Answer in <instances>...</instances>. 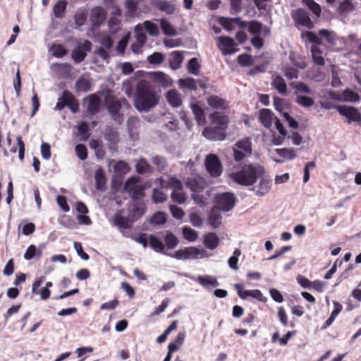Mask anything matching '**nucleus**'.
<instances>
[{
	"instance_id": "obj_1",
	"label": "nucleus",
	"mask_w": 361,
	"mask_h": 361,
	"mask_svg": "<svg viewBox=\"0 0 361 361\" xmlns=\"http://www.w3.org/2000/svg\"><path fill=\"white\" fill-rule=\"evenodd\" d=\"M232 180L239 185L250 187L258 197L264 196L271 188V180L264 168L258 164H244L240 170L230 174Z\"/></svg>"
},
{
	"instance_id": "obj_2",
	"label": "nucleus",
	"mask_w": 361,
	"mask_h": 361,
	"mask_svg": "<svg viewBox=\"0 0 361 361\" xmlns=\"http://www.w3.org/2000/svg\"><path fill=\"white\" fill-rule=\"evenodd\" d=\"M207 116L209 125L204 128L202 135L211 140H224L226 137L224 133L227 128L228 118L226 114H194L195 119L199 126L207 123Z\"/></svg>"
},
{
	"instance_id": "obj_3",
	"label": "nucleus",
	"mask_w": 361,
	"mask_h": 361,
	"mask_svg": "<svg viewBox=\"0 0 361 361\" xmlns=\"http://www.w3.org/2000/svg\"><path fill=\"white\" fill-rule=\"evenodd\" d=\"M159 98L151 88L149 82L140 81L136 87L135 106L138 111H146L155 106Z\"/></svg>"
},
{
	"instance_id": "obj_4",
	"label": "nucleus",
	"mask_w": 361,
	"mask_h": 361,
	"mask_svg": "<svg viewBox=\"0 0 361 361\" xmlns=\"http://www.w3.org/2000/svg\"><path fill=\"white\" fill-rule=\"evenodd\" d=\"M157 182L161 188H169L172 190L171 197L177 204H184L187 200V195L183 190V184L180 180L173 176H168L166 179L160 178Z\"/></svg>"
},
{
	"instance_id": "obj_5",
	"label": "nucleus",
	"mask_w": 361,
	"mask_h": 361,
	"mask_svg": "<svg viewBox=\"0 0 361 361\" xmlns=\"http://www.w3.org/2000/svg\"><path fill=\"white\" fill-rule=\"evenodd\" d=\"M169 256L181 260L202 259L209 257L206 250L204 249H198L195 247H189L178 250L170 254Z\"/></svg>"
},
{
	"instance_id": "obj_6",
	"label": "nucleus",
	"mask_w": 361,
	"mask_h": 361,
	"mask_svg": "<svg viewBox=\"0 0 361 361\" xmlns=\"http://www.w3.org/2000/svg\"><path fill=\"white\" fill-rule=\"evenodd\" d=\"M235 161H240L252 154V142L248 137L243 138L235 142L233 147Z\"/></svg>"
},
{
	"instance_id": "obj_7",
	"label": "nucleus",
	"mask_w": 361,
	"mask_h": 361,
	"mask_svg": "<svg viewBox=\"0 0 361 361\" xmlns=\"http://www.w3.org/2000/svg\"><path fill=\"white\" fill-rule=\"evenodd\" d=\"M68 107L72 113H78L79 110V103L75 96L69 91L64 90L61 97L59 98L56 106V109L63 110Z\"/></svg>"
},
{
	"instance_id": "obj_8",
	"label": "nucleus",
	"mask_w": 361,
	"mask_h": 361,
	"mask_svg": "<svg viewBox=\"0 0 361 361\" xmlns=\"http://www.w3.org/2000/svg\"><path fill=\"white\" fill-rule=\"evenodd\" d=\"M141 179L138 176H133L128 179L124 189L129 193L133 199H139L144 195L145 188L140 185Z\"/></svg>"
},
{
	"instance_id": "obj_9",
	"label": "nucleus",
	"mask_w": 361,
	"mask_h": 361,
	"mask_svg": "<svg viewBox=\"0 0 361 361\" xmlns=\"http://www.w3.org/2000/svg\"><path fill=\"white\" fill-rule=\"evenodd\" d=\"M104 104L106 106L109 113H118L123 107L126 109L130 108V105L125 98L118 99L109 92L104 97Z\"/></svg>"
},
{
	"instance_id": "obj_10",
	"label": "nucleus",
	"mask_w": 361,
	"mask_h": 361,
	"mask_svg": "<svg viewBox=\"0 0 361 361\" xmlns=\"http://www.w3.org/2000/svg\"><path fill=\"white\" fill-rule=\"evenodd\" d=\"M235 43L233 38L228 36H220L217 38V47L222 55L227 56L236 53L239 49L235 48Z\"/></svg>"
},
{
	"instance_id": "obj_11",
	"label": "nucleus",
	"mask_w": 361,
	"mask_h": 361,
	"mask_svg": "<svg viewBox=\"0 0 361 361\" xmlns=\"http://www.w3.org/2000/svg\"><path fill=\"white\" fill-rule=\"evenodd\" d=\"M259 121L265 128L271 129L274 126L282 136H286V131L283 126L274 114H259Z\"/></svg>"
},
{
	"instance_id": "obj_12",
	"label": "nucleus",
	"mask_w": 361,
	"mask_h": 361,
	"mask_svg": "<svg viewBox=\"0 0 361 361\" xmlns=\"http://www.w3.org/2000/svg\"><path fill=\"white\" fill-rule=\"evenodd\" d=\"M327 94L330 99L341 102H356L360 99V95L357 92L349 89H346L341 92L329 91Z\"/></svg>"
},
{
	"instance_id": "obj_13",
	"label": "nucleus",
	"mask_w": 361,
	"mask_h": 361,
	"mask_svg": "<svg viewBox=\"0 0 361 361\" xmlns=\"http://www.w3.org/2000/svg\"><path fill=\"white\" fill-rule=\"evenodd\" d=\"M217 207L224 212H228L235 205V198L233 193L224 192L219 194L215 197Z\"/></svg>"
},
{
	"instance_id": "obj_14",
	"label": "nucleus",
	"mask_w": 361,
	"mask_h": 361,
	"mask_svg": "<svg viewBox=\"0 0 361 361\" xmlns=\"http://www.w3.org/2000/svg\"><path fill=\"white\" fill-rule=\"evenodd\" d=\"M205 166L207 171L213 177H218L222 172L221 164L215 154H209L205 159Z\"/></svg>"
},
{
	"instance_id": "obj_15",
	"label": "nucleus",
	"mask_w": 361,
	"mask_h": 361,
	"mask_svg": "<svg viewBox=\"0 0 361 361\" xmlns=\"http://www.w3.org/2000/svg\"><path fill=\"white\" fill-rule=\"evenodd\" d=\"M291 16L295 24L302 25L308 29H312L314 27V24L312 22L308 13L305 9L298 8L293 11Z\"/></svg>"
},
{
	"instance_id": "obj_16",
	"label": "nucleus",
	"mask_w": 361,
	"mask_h": 361,
	"mask_svg": "<svg viewBox=\"0 0 361 361\" xmlns=\"http://www.w3.org/2000/svg\"><path fill=\"white\" fill-rule=\"evenodd\" d=\"M235 288L238 292V296L243 299L245 300L248 297L255 298L259 302H265L267 301V298L263 295L262 293L258 290H244L242 284L238 283L235 285Z\"/></svg>"
},
{
	"instance_id": "obj_17",
	"label": "nucleus",
	"mask_w": 361,
	"mask_h": 361,
	"mask_svg": "<svg viewBox=\"0 0 361 361\" xmlns=\"http://www.w3.org/2000/svg\"><path fill=\"white\" fill-rule=\"evenodd\" d=\"M219 23L226 30L232 31L234 29V25L238 26L240 29H245L247 27V22L242 20L240 17L227 18L220 17Z\"/></svg>"
},
{
	"instance_id": "obj_18",
	"label": "nucleus",
	"mask_w": 361,
	"mask_h": 361,
	"mask_svg": "<svg viewBox=\"0 0 361 361\" xmlns=\"http://www.w3.org/2000/svg\"><path fill=\"white\" fill-rule=\"evenodd\" d=\"M92 43L89 40H85L81 45L74 49L71 54V57L75 63L83 61L87 56L86 52H89L92 49Z\"/></svg>"
},
{
	"instance_id": "obj_19",
	"label": "nucleus",
	"mask_w": 361,
	"mask_h": 361,
	"mask_svg": "<svg viewBox=\"0 0 361 361\" xmlns=\"http://www.w3.org/2000/svg\"><path fill=\"white\" fill-rule=\"evenodd\" d=\"M82 104L87 108V113H99L102 99L96 94H92L83 99Z\"/></svg>"
},
{
	"instance_id": "obj_20",
	"label": "nucleus",
	"mask_w": 361,
	"mask_h": 361,
	"mask_svg": "<svg viewBox=\"0 0 361 361\" xmlns=\"http://www.w3.org/2000/svg\"><path fill=\"white\" fill-rule=\"evenodd\" d=\"M106 12L102 7H94L91 11L90 20L93 26H100L106 20Z\"/></svg>"
},
{
	"instance_id": "obj_21",
	"label": "nucleus",
	"mask_w": 361,
	"mask_h": 361,
	"mask_svg": "<svg viewBox=\"0 0 361 361\" xmlns=\"http://www.w3.org/2000/svg\"><path fill=\"white\" fill-rule=\"evenodd\" d=\"M187 276L191 280L198 282L204 288H209V286L217 287L219 286L216 278L213 276L205 275L195 277L194 276L187 275Z\"/></svg>"
},
{
	"instance_id": "obj_22",
	"label": "nucleus",
	"mask_w": 361,
	"mask_h": 361,
	"mask_svg": "<svg viewBox=\"0 0 361 361\" xmlns=\"http://www.w3.org/2000/svg\"><path fill=\"white\" fill-rule=\"evenodd\" d=\"M167 102L173 108L182 104V96L176 90H170L165 94Z\"/></svg>"
},
{
	"instance_id": "obj_23",
	"label": "nucleus",
	"mask_w": 361,
	"mask_h": 361,
	"mask_svg": "<svg viewBox=\"0 0 361 361\" xmlns=\"http://www.w3.org/2000/svg\"><path fill=\"white\" fill-rule=\"evenodd\" d=\"M186 185L193 193L200 192L204 188V180L200 176L188 178Z\"/></svg>"
},
{
	"instance_id": "obj_24",
	"label": "nucleus",
	"mask_w": 361,
	"mask_h": 361,
	"mask_svg": "<svg viewBox=\"0 0 361 361\" xmlns=\"http://www.w3.org/2000/svg\"><path fill=\"white\" fill-rule=\"evenodd\" d=\"M184 57L180 51H173L171 54V59L169 60V64L172 70H178L181 67Z\"/></svg>"
},
{
	"instance_id": "obj_25",
	"label": "nucleus",
	"mask_w": 361,
	"mask_h": 361,
	"mask_svg": "<svg viewBox=\"0 0 361 361\" xmlns=\"http://www.w3.org/2000/svg\"><path fill=\"white\" fill-rule=\"evenodd\" d=\"M149 246L157 252L161 253L166 255H169L171 253H167L165 251V246L162 241L154 235L149 236Z\"/></svg>"
},
{
	"instance_id": "obj_26",
	"label": "nucleus",
	"mask_w": 361,
	"mask_h": 361,
	"mask_svg": "<svg viewBox=\"0 0 361 361\" xmlns=\"http://www.w3.org/2000/svg\"><path fill=\"white\" fill-rule=\"evenodd\" d=\"M207 104L213 109L224 110L227 104L226 101L216 95H212L207 98Z\"/></svg>"
},
{
	"instance_id": "obj_27",
	"label": "nucleus",
	"mask_w": 361,
	"mask_h": 361,
	"mask_svg": "<svg viewBox=\"0 0 361 361\" xmlns=\"http://www.w3.org/2000/svg\"><path fill=\"white\" fill-rule=\"evenodd\" d=\"M204 244L207 248L214 250L219 244V238L216 233H209L204 237Z\"/></svg>"
},
{
	"instance_id": "obj_28",
	"label": "nucleus",
	"mask_w": 361,
	"mask_h": 361,
	"mask_svg": "<svg viewBox=\"0 0 361 361\" xmlns=\"http://www.w3.org/2000/svg\"><path fill=\"white\" fill-rule=\"evenodd\" d=\"M156 7L162 12L166 14H173L176 11V5L169 1H159L157 2Z\"/></svg>"
},
{
	"instance_id": "obj_29",
	"label": "nucleus",
	"mask_w": 361,
	"mask_h": 361,
	"mask_svg": "<svg viewBox=\"0 0 361 361\" xmlns=\"http://www.w3.org/2000/svg\"><path fill=\"white\" fill-rule=\"evenodd\" d=\"M311 54L312 60L315 64L320 66H324L325 60L322 56V51L320 48L316 45H312L311 47Z\"/></svg>"
},
{
	"instance_id": "obj_30",
	"label": "nucleus",
	"mask_w": 361,
	"mask_h": 361,
	"mask_svg": "<svg viewBox=\"0 0 361 361\" xmlns=\"http://www.w3.org/2000/svg\"><path fill=\"white\" fill-rule=\"evenodd\" d=\"M94 179L96 183V188L99 190H104L106 185V178L104 173L101 168L95 171Z\"/></svg>"
},
{
	"instance_id": "obj_31",
	"label": "nucleus",
	"mask_w": 361,
	"mask_h": 361,
	"mask_svg": "<svg viewBox=\"0 0 361 361\" xmlns=\"http://www.w3.org/2000/svg\"><path fill=\"white\" fill-rule=\"evenodd\" d=\"M67 2L65 0H59L53 8V12L56 18H62L65 16Z\"/></svg>"
},
{
	"instance_id": "obj_32",
	"label": "nucleus",
	"mask_w": 361,
	"mask_h": 361,
	"mask_svg": "<svg viewBox=\"0 0 361 361\" xmlns=\"http://www.w3.org/2000/svg\"><path fill=\"white\" fill-rule=\"evenodd\" d=\"M272 86L278 90L281 94H286L287 92V85L283 78L277 75L274 78L271 82Z\"/></svg>"
},
{
	"instance_id": "obj_33",
	"label": "nucleus",
	"mask_w": 361,
	"mask_h": 361,
	"mask_svg": "<svg viewBox=\"0 0 361 361\" xmlns=\"http://www.w3.org/2000/svg\"><path fill=\"white\" fill-rule=\"evenodd\" d=\"M91 82L82 77L78 78L75 82V90L77 92H86L91 89Z\"/></svg>"
},
{
	"instance_id": "obj_34",
	"label": "nucleus",
	"mask_w": 361,
	"mask_h": 361,
	"mask_svg": "<svg viewBox=\"0 0 361 361\" xmlns=\"http://www.w3.org/2000/svg\"><path fill=\"white\" fill-rule=\"evenodd\" d=\"M178 83L180 88L190 90H197V81L192 78H181Z\"/></svg>"
},
{
	"instance_id": "obj_35",
	"label": "nucleus",
	"mask_w": 361,
	"mask_h": 361,
	"mask_svg": "<svg viewBox=\"0 0 361 361\" xmlns=\"http://www.w3.org/2000/svg\"><path fill=\"white\" fill-rule=\"evenodd\" d=\"M160 26L164 35L167 36H175L177 34L176 29L166 19L160 20Z\"/></svg>"
},
{
	"instance_id": "obj_36",
	"label": "nucleus",
	"mask_w": 361,
	"mask_h": 361,
	"mask_svg": "<svg viewBox=\"0 0 361 361\" xmlns=\"http://www.w3.org/2000/svg\"><path fill=\"white\" fill-rule=\"evenodd\" d=\"M78 133L76 135L80 140H87L90 137L89 126L86 122H82L78 126Z\"/></svg>"
},
{
	"instance_id": "obj_37",
	"label": "nucleus",
	"mask_w": 361,
	"mask_h": 361,
	"mask_svg": "<svg viewBox=\"0 0 361 361\" xmlns=\"http://www.w3.org/2000/svg\"><path fill=\"white\" fill-rule=\"evenodd\" d=\"M200 64L197 58H192L189 60L187 64V69L188 73L193 75H198L200 72Z\"/></svg>"
},
{
	"instance_id": "obj_38",
	"label": "nucleus",
	"mask_w": 361,
	"mask_h": 361,
	"mask_svg": "<svg viewBox=\"0 0 361 361\" xmlns=\"http://www.w3.org/2000/svg\"><path fill=\"white\" fill-rule=\"evenodd\" d=\"M276 152L279 156L288 159L289 160L294 159L297 157L295 152L293 148L276 149Z\"/></svg>"
},
{
	"instance_id": "obj_39",
	"label": "nucleus",
	"mask_w": 361,
	"mask_h": 361,
	"mask_svg": "<svg viewBox=\"0 0 361 361\" xmlns=\"http://www.w3.org/2000/svg\"><path fill=\"white\" fill-rule=\"evenodd\" d=\"M87 18V13L81 9L77 11L74 15V23L77 27H80L85 25Z\"/></svg>"
},
{
	"instance_id": "obj_40",
	"label": "nucleus",
	"mask_w": 361,
	"mask_h": 361,
	"mask_svg": "<svg viewBox=\"0 0 361 361\" xmlns=\"http://www.w3.org/2000/svg\"><path fill=\"white\" fill-rule=\"evenodd\" d=\"M137 173L142 174L149 172L152 170L151 166L145 159H140L135 165Z\"/></svg>"
},
{
	"instance_id": "obj_41",
	"label": "nucleus",
	"mask_w": 361,
	"mask_h": 361,
	"mask_svg": "<svg viewBox=\"0 0 361 361\" xmlns=\"http://www.w3.org/2000/svg\"><path fill=\"white\" fill-rule=\"evenodd\" d=\"M104 138L111 144H116L118 141V133L116 129L108 128L104 133Z\"/></svg>"
},
{
	"instance_id": "obj_42",
	"label": "nucleus",
	"mask_w": 361,
	"mask_h": 361,
	"mask_svg": "<svg viewBox=\"0 0 361 361\" xmlns=\"http://www.w3.org/2000/svg\"><path fill=\"white\" fill-rule=\"evenodd\" d=\"M209 223L213 228H218L221 223V216L215 209L212 210L209 214Z\"/></svg>"
},
{
	"instance_id": "obj_43",
	"label": "nucleus",
	"mask_w": 361,
	"mask_h": 361,
	"mask_svg": "<svg viewBox=\"0 0 361 361\" xmlns=\"http://www.w3.org/2000/svg\"><path fill=\"white\" fill-rule=\"evenodd\" d=\"M262 29V23L257 20H251L248 23V30L254 35H260Z\"/></svg>"
},
{
	"instance_id": "obj_44",
	"label": "nucleus",
	"mask_w": 361,
	"mask_h": 361,
	"mask_svg": "<svg viewBox=\"0 0 361 361\" xmlns=\"http://www.w3.org/2000/svg\"><path fill=\"white\" fill-rule=\"evenodd\" d=\"M241 255V251L239 249H235L233 252V255L228 259V264L229 267L233 270H238L239 269L238 266V257Z\"/></svg>"
},
{
	"instance_id": "obj_45",
	"label": "nucleus",
	"mask_w": 361,
	"mask_h": 361,
	"mask_svg": "<svg viewBox=\"0 0 361 361\" xmlns=\"http://www.w3.org/2000/svg\"><path fill=\"white\" fill-rule=\"evenodd\" d=\"M145 30L151 36H157L159 34V28L157 24L149 21L145 20L143 23Z\"/></svg>"
},
{
	"instance_id": "obj_46",
	"label": "nucleus",
	"mask_w": 361,
	"mask_h": 361,
	"mask_svg": "<svg viewBox=\"0 0 361 361\" xmlns=\"http://www.w3.org/2000/svg\"><path fill=\"white\" fill-rule=\"evenodd\" d=\"M319 35L324 38L326 42L329 44L334 45L336 44L335 34L333 32L322 29L319 31Z\"/></svg>"
},
{
	"instance_id": "obj_47",
	"label": "nucleus",
	"mask_w": 361,
	"mask_h": 361,
	"mask_svg": "<svg viewBox=\"0 0 361 361\" xmlns=\"http://www.w3.org/2000/svg\"><path fill=\"white\" fill-rule=\"evenodd\" d=\"M114 223L120 228L128 229L131 228L133 221L124 216H117L114 219Z\"/></svg>"
},
{
	"instance_id": "obj_48",
	"label": "nucleus",
	"mask_w": 361,
	"mask_h": 361,
	"mask_svg": "<svg viewBox=\"0 0 361 361\" xmlns=\"http://www.w3.org/2000/svg\"><path fill=\"white\" fill-rule=\"evenodd\" d=\"M51 50L54 56L56 58H62L67 54L66 49L62 44H53Z\"/></svg>"
},
{
	"instance_id": "obj_49",
	"label": "nucleus",
	"mask_w": 361,
	"mask_h": 361,
	"mask_svg": "<svg viewBox=\"0 0 361 361\" xmlns=\"http://www.w3.org/2000/svg\"><path fill=\"white\" fill-rule=\"evenodd\" d=\"M302 3L306 5L310 10L317 16H319L321 14V7L314 0H302Z\"/></svg>"
},
{
	"instance_id": "obj_50",
	"label": "nucleus",
	"mask_w": 361,
	"mask_h": 361,
	"mask_svg": "<svg viewBox=\"0 0 361 361\" xmlns=\"http://www.w3.org/2000/svg\"><path fill=\"white\" fill-rule=\"evenodd\" d=\"M41 254H42L41 250H37L35 245H31L27 248L25 253L24 255V258L26 260H30L32 258H34L35 256L39 257L41 255Z\"/></svg>"
},
{
	"instance_id": "obj_51",
	"label": "nucleus",
	"mask_w": 361,
	"mask_h": 361,
	"mask_svg": "<svg viewBox=\"0 0 361 361\" xmlns=\"http://www.w3.org/2000/svg\"><path fill=\"white\" fill-rule=\"evenodd\" d=\"M302 36L306 37L309 42L314 43V45H322L323 44L322 39L312 31H306L302 33Z\"/></svg>"
},
{
	"instance_id": "obj_52",
	"label": "nucleus",
	"mask_w": 361,
	"mask_h": 361,
	"mask_svg": "<svg viewBox=\"0 0 361 361\" xmlns=\"http://www.w3.org/2000/svg\"><path fill=\"white\" fill-rule=\"evenodd\" d=\"M166 221V217L164 212H158L155 213L150 219V223L154 225H162Z\"/></svg>"
},
{
	"instance_id": "obj_53",
	"label": "nucleus",
	"mask_w": 361,
	"mask_h": 361,
	"mask_svg": "<svg viewBox=\"0 0 361 361\" xmlns=\"http://www.w3.org/2000/svg\"><path fill=\"white\" fill-rule=\"evenodd\" d=\"M353 8L354 6L351 0H344L340 4L338 11L341 14H344L352 11Z\"/></svg>"
},
{
	"instance_id": "obj_54",
	"label": "nucleus",
	"mask_w": 361,
	"mask_h": 361,
	"mask_svg": "<svg viewBox=\"0 0 361 361\" xmlns=\"http://www.w3.org/2000/svg\"><path fill=\"white\" fill-rule=\"evenodd\" d=\"M147 61L150 64H161L164 61V56L161 52H154L147 57Z\"/></svg>"
},
{
	"instance_id": "obj_55",
	"label": "nucleus",
	"mask_w": 361,
	"mask_h": 361,
	"mask_svg": "<svg viewBox=\"0 0 361 361\" xmlns=\"http://www.w3.org/2000/svg\"><path fill=\"white\" fill-rule=\"evenodd\" d=\"M183 235L185 239L190 242L195 241L198 236L195 230L186 226L183 228Z\"/></svg>"
},
{
	"instance_id": "obj_56",
	"label": "nucleus",
	"mask_w": 361,
	"mask_h": 361,
	"mask_svg": "<svg viewBox=\"0 0 361 361\" xmlns=\"http://www.w3.org/2000/svg\"><path fill=\"white\" fill-rule=\"evenodd\" d=\"M296 102L299 105L305 107H310L314 104V100L312 98L302 95L297 96Z\"/></svg>"
},
{
	"instance_id": "obj_57",
	"label": "nucleus",
	"mask_w": 361,
	"mask_h": 361,
	"mask_svg": "<svg viewBox=\"0 0 361 361\" xmlns=\"http://www.w3.org/2000/svg\"><path fill=\"white\" fill-rule=\"evenodd\" d=\"M154 79L161 82L164 86H168L171 84L168 75L161 71L154 73Z\"/></svg>"
},
{
	"instance_id": "obj_58",
	"label": "nucleus",
	"mask_w": 361,
	"mask_h": 361,
	"mask_svg": "<svg viewBox=\"0 0 361 361\" xmlns=\"http://www.w3.org/2000/svg\"><path fill=\"white\" fill-rule=\"evenodd\" d=\"M165 242L169 249H173L177 246L178 240L173 233H169L165 236Z\"/></svg>"
},
{
	"instance_id": "obj_59",
	"label": "nucleus",
	"mask_w": 361,
	"mask_h": 361,
	"mask_svg": "<svg viewBox=\"0 0 361 361\" xmlns=\"http://www.w3.org/2000/svg\"><path fill=\"white\" fill-rule=\"evenodd\" d=\"M145 212V209L143 207H134L130 209V217L132 219V221L141 217Z\"/></svg>"
},
{
	"instance_id": "obj_60",
	"label": "nucleus",
	"mask_w": 361,
	"mask_h": 361,
	"mask_svg": "<svg viewBox=\"0 0 361 361\" xmlns=\"http://www.w3.org/2000/svg\"><path fill=\"white\" fill-rule=\"evenodd\" d=\"M114 168L118 173H126L129 171L130 167L128 164L124 161H116L114 166Z\"/></svg>"
},
{
	"instance_id": "obj_61",
	"label": "nucleus",
	"mask_w": 361,
	"mask_h": 361,
	"mask_svg": "<svg viewBox=\"0 0 361 361\" xmlns=\"http://www.w3.org/2000/svg\"><path fill=\"white\" fill-rule=\"evenodd\" d=\"M152 200L155 203H162L166 200V195L159 189H154Z\"/></svg>"
},
{
	"instance_id": "obj_62",
	"label": "nucleus",
	"mask_w": 361,
	"mask_h": 361,
	"mask_svg": "<svg viewBox=\"0 0 361 361\" xmlns=\"http://www.w3.org/2000/svg\"><path fill=\"white\" fill-rule=\"evenodd\" d=\"M231 13L235 14L241 11L242 0H229Z\"/></svg>"
},
{
	"instance_id": "obj_63",
	"label": "nucleus",
	"mask_w": 361,
	"mask_h": 361,
	"mask_svg": "<svg viewBox=\"0 0 361 361\" xmlns=\"http://www.w3.org/2000/svg\"><path fill=\"white\" fill-rule=\"evenodd\" d=\"M238 63L243 66H247L252 64V59L251 56L244 54L239 55L237 59Z\"/></svg>"
},
{
	"instance_id": "obj_64",
	"label": "nucleus",
	"mask_w": 361,
	"mask_h": 361,
	"mask_svg": "<svg viewBox=\"0 0 361 361\" xmlns=\"http://www.w3.org/2000/svg\"><path fill=\"white\" fill-rule=\"evenodd\" d=\"M172 216L177 219H182L184 216L183 209L176 205H170L169 207Z\"/></svg>"
}]
</instances>
